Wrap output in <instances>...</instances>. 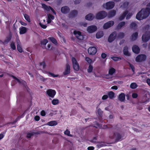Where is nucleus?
I'll return each mask as SVG.
<instances>
[{
	"label": "nucleus",
	"instance_id": "nucleus-1",
	"mask_svg": "<svg viewBox=\"0 0 150 150\" xmlns=\"http://www.w3.org/2000/svg\"><path fill=\"white\" fill-rule=\"evenodd\" d=\"M147 7L143 8L136 15V18L140 20L147 18L150 14V2L146 5Z\"/></svg>",
	"mask_w": 150,
	"mask_h": 150
},
{
	"label": "nucleus",
	"instance_id": "nucleus-2",
	"mask_svg": "<svg viewBox=\"0 0 150 150\" xmlns=\"http://www.w3.org/2000/svg\"><path fill=\"white\" fill-rule=\"evenodd\" d=\"M124 136V133L120 134L118 132H116L113 133L112 136H110V138L111 139L115 138L116 142H118L121 140L122 138H123Z\"/></svg>",
	"mask_w": 150,
	"mask_h": 150
},
{
	"label": "nucleus",
	"instance_id": "nucleus-3",
	"mask_svg": "<svg viewBox=\"0 0 150 150\" xmlns=\"http://www.w3.org/2000/svg\"><path fill=\"white\" fill-rule=\"evenodd\" d=\"M107 15V13L105 11H100L96 14V18L97 19H101L105 18Z\"/></svg>",
	"mask_w": 150,
	"mask_h": 150
},
{
	"label": "nucleus",
	"instance_id": "nucleus-4",
	"mask_svg": "<svg viewBox=\"0 0 150 150\" xmlns=\"http://www.w3.org/2000/svg\"><path fill=\"white\" fill-rule=\"evenodd\" d=\"M142 38L143 42H146L148 41L150 39V31L145 32L142 35Z\"/></svg>",
	"mask_w": 150,
	"mask_h": 150
},
{
	"label": "nucleus",
	"instance_id": "nucleus-5",
	"mask_svg": "<svg viewBox=\"0 0 150 150\" xmlns=\"http://www.w3.org/2000/svg\"><path fill=\"white\" fill-rule=\"evenodd\" d=\"M72 61L74 70L76 71H78L79 69V66L76 59L75 57H73L72 58Z\"/></svg>",
	"mask_w": 150,
	"mask_h": 150
},
{
	"label": "nucleus",
	"instance_id": "nucleus-6",
	"mask_svg": "<svg viewBox=\"0 0 150 150\" xmlns=\"http://www.w3.org/2000/svg\"><path fill=\"white\" fill-rule=\"evenodd\" d=\"M73 33L76 37L79 40H82L84 38V36L81 33L80 31L74 30Z\"/></svg>",
	"mask_w": 150,
	"mask_h": 150
},
{
	"label": "nucleus",
	"instance_id": "nucleus-7",
	"mask_svg": "<svg viewBox=\"0 0 150 150\" xmlns=\"http://www.w3.org/2000/svg\"><path fill=\"white\" fill-rule=\"evenodd\" d=\"M146 58V56L145 54H139L136 57L135 60L137 62H141L144 61Z\"/></svg>",
	"mask_w": 150,
	"mask_h": 150
},
{
	"label": "nucleus",
	"instance_id": "nucleus-8",
	"mask_svg": "<svg viewBox=\"0 0 150 150\" xmlns=\"http://www.w3.org/2000/svg\"><path fill=\"white\" fill-rule=\"evenodd\" d=\"M56 93V91L55 90L51 89H48L46 93V95L52 98L54 97Z\"/></svg>",
	"mask_w": 150,
	"mask_h": 150
},
{
	"label": "nucleus",
	"instance_id": "nucleus-9",
	"mask_svg": "<svg viewBox=\"0 0 150 150\" xmlns=\"http://www.w3.org/2000/svg\"><path fill=\"white\" fill-rule=\"evenodd\" d=\"M117 36V33L115 31L112 33L109 36L108 38V41L111 42L113 41L116 38Z\"/></svg>",
	"mask_w": 150,
	"mask_h": 150
},
{
	"label": "nucleus",
	"instance_id": "nucleus-10",
	"mask_svg": "<svg viewBox=\"0 0 150 150\" xmlns=\"http://www.w3.org/2000/svg\"><path fill=\"white\" fill-rule=\"evenodd\" d=\"M88 54L91 55L95 54L97 52V48L94 47H89L88 50Z\"/></svg>",
	"mask_w": 150,
	"mask_h": 150
},
{
	"label": "nucleus",
	"instance_id": "nucleus-11",
	"mask_svg": "<svg viewBox=\"0 0 150 150\" xmlns=\"http://www.w3.org/2000/svg\"><path fill=\"white\" fill-rule=\"evenodd\" d=\"M115 5V3L113 1H109L107 2L104 5V7L107 9H111L113 8Z\"/></svg>",
	"mask_w": 150,
	"mask_h": 150
},
{
	"label": "nucleus",
	"instance_id": "nucleus-12",
	"mask_svg": "<svg viewBox=\"0 0 150 150\" xmlns=\"http://www.w3.org/2000/svg\"><path fill=\"white\" fill-rule=\"evenodd\" d=\"M114 22L113 21H110L105 23L103 25V28L104 29H107L112 26L114 24Z\"/></svg>",
	"mask_w": 150,
	"mask_h": 150
},
{
	"label": "nucleus",
	"instance_id": "nucleus-13",
	"mask_svg": "<svg viewBox=\"0 0 150 150\" xmlns=\"http://www.w3.org/2000/svg\"><path fill=\"white\" fill-rule=\"evenodd\" d=\"M97 29L96 26L94 25H91L88 27L87 31L88 33H93L96 31Z\"/></svg>",
	"mask_w": 150,
	"mask_h": 150
},
{
	"label": "nucleus",
	"instance_id": "nucleus-14",
	"mask_svg": "<svg viewBox=\"0 0 150 150\" xmlns=\"http://www.w3.org/2000/svg\"><path fill=\"white\" fill-rule=\"evenodd\" d=\"M70 9L69 7L65 6L61 8V12L64 14H67L69 12Z\"/></svg>",
	"mask_w": 150,
	"mask_h": 150
},
{
	"label": "nucleus",
	"instance_id": "nucleus-15",
	"mask_svg": "<svg viewBox=\"0 0 150 150\" xmlns=\"http://www.w3.org/2000/svg\"><path fill=\"white\" fill-rule=\"evenodd\" d=\"M70 73V66L69 64L67 63L66 64V67L64 71L63 72V74L64 75H66L69 74Z\"/></svg>",
	"mask_w": 150,
	"mask_h": 150
},
{
	"label": "nucleus",
	"instance_id": "nucleus-16",
	"mask_svg": "<svg viewBox=\"0 0 150 150\" xmlns=\"http://www.w3.org/2000/svg\"><path fill=\"white\" fill-rule=\"evenodd\" d=\"M150 98H147V95L145 94L142 100L141 101V103L144 104H146L150 101Z\"/></svg>",
	"mask_w": 150,
	"mask_h": 150
},
{
	"label": "nucleus",
	"instance_id": "nucleus-17",
	"mask_svg": "<svg viewBox=\"0 0 150 150\" xmlns=\"http://www.w3.org/2000/svg\"><path fill=\"white\" fill-rule=\"evenodd\" d=\"M132 50L134 52L138 54L139 52L140 49L138 46L134 45L132 47Z\"/></svg>",
	"mask_w": 150,
	"mask_h": 150
},
{
	"label": "nucleus",
	"instance_id": "nucleus-18",
	"mask_svg": "<svg viewBox=\"0 0 150 150\" xmlns=\"http://www.w3.org/2000/svg\"><path fill=\"white\" fill-rule=\"evenodd\" d=\"M118 99L121 102H123L125 100V95L123 93L120 94L118 97Z\"/></svg>",
	"mask_w": 150,
	"mask_h": 150
},
{
	"label": "nucleus",
	"instance_id": "nucleus-19",
	"mask_svg": "<svg viewBox=\"0 0 150 150\" xmlns=\"http://www.w3.org/2000/svg\"><path fill=\"white\" fill-rule=\"evenodd\" d=\"M123 54L127 56H129L130 55V54L128 51V48L127 46H125L123 50Z\"/></svg>",
	"mask_w": 150,
	"mask_h": 150
},
{
	"label": "nucleus",
	"instance_id": "nucleus-20",
	"mask_svg": "<svg viewBox=\"0 0 150 150\" xmlns=\"http://www.w3.org/2000/svg\"><path fill=\"white\" fill-rule=\"evenodd\" d=\"M12 77L15 80H16L18 83H21L24 86H25L26 84V82L24 80H22L21 81L19 79H18L17 77L15 76H14L12 75Z\"/></svg>",
	"mask_w": 150,
	"mask_h": 150
},
{
	"label": "nucleus",
	"instance_id": "nucleus-21",
	"mask_svg": "<svg viewBox=\"0 0 150 150\" xmlns=\"http://www.w3.org/2000/svg\"><path fill=\"white\" fill-rule=\"evenodd\" d=\"M27 31V28L25 27L21 26L19 28V33L20 34L25 33Z\"/></svg>",
	"mask_w": 150,
	"mask_h": 150
},
{
	"label": "nucleus",
	"instance_id": "nucleus-22",
	"mask_svg": "<svg viewBox=\"0 0 150 150\" xmlns=\"http://www.w3.org/2000/svg\"><path fill=\"white\" fill-rule=\"evenodd\" d=\"M94 16L91 13H89L85 16V19L88 21H91L94 18Z\"/></svg>",
	"mask_w": 150,
	"mask_h": 150
},
{
	"label": "nucleus",
	"instance_id": "nucleus-23",
	"mask_svg": "<svg viewBox=\"0 0 150 150\" xmlns=\"http://www.w3.org/2000/svg\"><path fill=\"white\" fill-rule=\"evenodd\" d=\"M39 134V133L38 132H32L30 133H28L27 134L26 137L27 139H29L31 138L33 136L34 134Z\"/></svg>",
	"mask_w": 150,
	"mask_h": 150
},
{
	"label": "nucleus",
	"instance_id": "nucleus-24",
	"mask_svg": "<svg viewBox=\"0 0 150 150\" xmlns=\"http://www.w3.org/2000/svg\"><path fill=\"white\" fill-rule=\"evenodd\" d=\"M78 11L76 10H74L71 11L69 15L71 17L73 18L75 17L78 14Z\"/></svg>",
	"mask_w": 150,
	"mask_h": 150
},
{
	"label": "nucleus",
	"instance_id": "nucleus-25",
	"mask_svg": "<svg viewBox=\"0 0 150 150\" xmlns=\"http://www.w3.org/2000/svg\"><path fill=\"white\" fill-rule=\"evenodd\" d=\"M128 13V11H124L122 14L119 17V19L120 21H122L125 18L127 14Z\"/></svg>",
	"mask_w": 150,
	"mask_h": 150
},
{
	"label": "nucleus",
	"instance_id": "nucleus-26",
	"mask_svg": "<svg viewBox=\"0 0 150 150\" xmlns=\"http://www.w3.org/2000/svg\"><path fill=\"white\" fill-rule=\"evenodd\" d=\"M49 40L51 41L53 44L55 45H57V40L54 37H50L48 38Z\"/></svg>",
	"mask_w": 150,
	"mask_h": 150
},
{
	"label": "nucleus",
	"instance_id": "nucleus-27",
	"mask_svg": "<svg viewBox=\"0 0 150 150\" xmlns=\"http://www.w3.org/2000/svg\"><path fill=\"white\" fill-rule=\"evenodd\" d=\"M116 14V11L114 10H112L109 12L108 17L109 18L115 16Z\"/></svg>",
	"mask_w": 150,
	"mask_h": 150
},
{
	"label": "nucleus",
	"instance_id": "nucleus-28",
	"mask_svg": "<svg viewBox=\"0 0 150 150\" xmlns=\"http://www.w3.org/2000/svg\"><path fill=\"white\" fill-rule=\"evenodd\" d=\"M138 36V33L137 32H136L132 34L131 39L132 40L134 41L137 39Z\"/></svg>",
	"mask_w": 150,
	"mask_h": 150
},
{
	"label": "nucleus",
	"instance_id": "nucleus-29",
	"mask_svg": "<svg viewBox=\"0 0 150 150\" xmlns=\"http://www.w3.org/2000/svg\"><path fill=\"white\" fill-rule=\"evenodd\" d=\"M57 123L56 121H52L48 122L47 125L50 126H52L56 125H57Z\"/></svg>",
	"mask_w": 150,
	"mask_h": 150
},
{
	"label": "nucleus",
	"instance_id": "nucleus-30",
	"mask_svg": "<svg viewBox=\"0 0 150 150\" xmlns=\"http://www.w3.org/2000/svg\"><path fill=\"white\" fill-rule=\"evenodd\" d=\"M103 35V33L102 31H99L97 32L96 34V37L97 39L101 38Z\"/></svg>",
	"mask_w": 150,
	"mask_h": 150
},
{
	"label": "nucleus",
	"instance_id": "nucleus-31",
	"mask_svg": "<svg viewBox=\"0 0 150 150\" xmlns=\"http://www.w3.org/2000/svg\"><path fill=\"white\" fill-rule=\"evenodd\" d=\"M12 37V35L10 34L6 38V39L4 40L5 43H8L11 40Z\"/></svg>",
	"mask_w": 150,
	"mask_h": 150
},
{
	"label": "nucleus",
	"instance_id": "nucleus-32",
	"mask_svg": "<svg viewBox=\"0 0 150 150\" xmlns=\"http://www.w3.org/2000/svg\"><path fill=\"white\" fill-rule=\"evenodd\" d=\"M125 24V21H122L120 23L117 25V28L120 29L122 27L124 26Z\"/></svg>",
	"mask_w": 150,
	"mask_h": 150
},
{
	"label": "nucleus",
	"instance_id": "nucleus-33",
	"mask_svg": "<svg viewBox=\"0 0 150 150\" xmlns=\"http://www.w3.org/2000/svg\"><path fill=\"white\" fill-rule=\"evenodd\" d=\"M108 95L109 98L112 99L114 97L115 93L112 91H110L108 93Z\"/></svg>",
	"mask_w": 150,
	"mask_h": 150
},
{
	"label": "nucleus",
	"instance_id": "nucleus-34",
	"mask_svg": "<svg viewBox=\"0 0 150 150\" xmlns=\"http://www.w3.org/2000/svg\"><path fill=\"white\" fill-rule=\"evenodd\" d=\"M115 72V69L113 68H111L108 71V74L110 75H112Z\"/></svg>",
	"mask_w": 150,
	"mask_h": 150
},
{
	"label": "nucleus",
	"instance_id": "nucleus-35",
	"mask_svg": "<svg viewBox=\"0 0 150 150\" xmlns=\"http://www.w3.org/2000/svg\"><path fill=\"white\" fill-rule=\"evenodd\" d=\"M130 26L131 28L134 29L137 28V25L135 22H132L130 24Z\"/></svg>",
	"mask_w": 150,
	"mask_h": 150
},
{
	"label": "nucleus",
	"instance_id": "nucleus-36",
	"mask_svg": "<svg viewBox=\"0 0 150 150\" xmlns=\"http://www.w3.org/2000/svg\"><path fill=\"white\" fill-rule=\"evenodd\" d=\"M59 103V100L57 99H54L52 101V103L54 105L58 104Z\"/></svg>",
	"mask_w": 150,
	"mask_h": 150
},
{
	"label": "nucleus",
	"instance_id": "nucleus-37",
	"mask_svg": "<svg viewBox=\"0 0 150 150\" xmlns=\"http://www.w3.org/2000/svg\"><path fill=\"white\" fill-rule=\"evenodd\" d=\"M111 58L115 61H120L122 59L121 57H112Z\"/></svg>",
	"mask_w": 150,
	"mask_h": 150
},
{
	"label": "nucleus",
	"instance_id": "nucleus-38",
	"mask_svg": "<svg viewBox=\"0 0 150 150\" xmlns=\"http://www.w3.org/2000/svg\"><path fill=\"white\" fill-rule=\"evenodd\" d=\"M137 86V84L135 83H132L130 85V87L132 89L136 88Z\"/></svg>",
	"mask_w": 150,
	"mask_h": 150
},
{
	"label": "nucleus",
	"instance_id": "nucleus-39",
	"mask_svg": "<svg viewBox=\"0 0 150 150\" xmlns=\"http://www.w3.org/2000/svg\"><path fill=\"white\" fill-rule=\"evenodd\" d=\"M42 8L47 11H50L49 6L48 7L47 5L43 3L42 4Z\"/></svg>",
	"mask_w": 150,
	"mask_h": 150
},
{
	"label": "nucleus",
	"instance_id": "nucleus-40",
	"mask_svg": "<svg viewBox=\"0 0 150 150\" xmlns=\"http://www.w3.org/2000/svg\"><path fill=\"white\" fill-rule=\"evenodd\" d=\"M24 17L25 19L28 22H30V20L29 16L27 14L25 13L23 14Z\"/></svg>",
	"mask_w": 150,
	"mask_h": 150
},
{
	"label": "nucleus",
	"instance_id": "nucleus-41",
	"mask_svg": "<svg viewBox=\"0 0 150 150\" xmlns=\"http://www.w3.org/2000/svg\"><path fill=\"white\" fill-rule=\"evenodd\" d=\"M125 36V34L123 32H120L117 35V37L119 38H122Z\"/></svg>",
	"mask_w": 150,
	"mask_h": 150
},
{
	"label": "nucleus",
	"instance_id": "nucleus-42",
	"mask_svg": "<svg viewBox=\"0 0 150 150\" xmlns=\"http://www.w3.org/2000/svg\"><path fill=\"white\" fill-rule=\"evenodd\" d=\"M129 4V2L125 1L123 3L122 5L121 6L122 7L124 8H125L127 7Z\"/></svg>",
	"mask_w": 150,
	"mask_h": 150
},
{
	"label": "nucleus",
	"instance_id": "nucleus-43",
	"mask_svg": "<svg viewBox=\"0 0 150 150\" xmlns=\"http://www.w3.org/2000/svg\"><path fill=\"white\" fill-rule=\"evenodd\" d=\"M85 60L89 64H91L93 62L92 59H90L88 57H86Z\"/></svg>",
	"mask_w": 150,
	"mask_h": 150
},
{
	"label": "nucleus",
	"instance_id": "nucleus-44",
	"mask_svg": "<svg viewBox=\"0 0 150 150\" xmlns=\"http://www.w3.org/2000/svg\"><path fill=\"white\" fill-rule=\"evenodd\" d=\"M93 69V67L91 64H89L88 68L87 69V71L88 73H91L92 72Z\"/></svg>",
	"mask_w": 150,
	"mask_h": 150
},
{
	"label": "nucleus",
	"instance_id": "nucleus-45",
	"mask_svg": "<svg viewBox=\"0 0 150 150\" xmlns=\"http://www.w3.org/2000/svg\"><path fill=\"white\" fill-rule=\"evenodd\" d=\"M40 66L41 67H42V68L44 69H45L46 66V63L45 62V61H43V62H41L40 63Z\"/></svg>",
	"mask_w": 150,
	"mask_h": 150
},
{
	"label": "nucleus",
	"instance_id": "nucleus-46",
	"mask_svg": "<svg viewBox=\"0 0 150 150\" xmlns=\"http://www.w3.org/2000/svg\"><path fill=\"white\" fill-rule=\"evenodd\" d=\"M64 134L68 136L72 137V135L70 134V131L67 129L64 132Z\"/></svg>",
	"mask_w": 150,
	"mask_h": 150
},
{
	"label": "nucleus",
	"instance_id": "nucleus-47",
	"mask_svg": "<svg viewBox=\"0 0 150 150\" xmlns=\"http://www.w3.org/2000/svg\"><path fill=\"white\" fill-rule=\"evenodd\" d=\"M17 49L18 50L20 53L23 52V50L21 46L18 44L17 45Z\"/></svg>",
	"mask_w": 150,
	"mask_h": 150
},
{
	"label": "nucleus",
	"instance_id": "nucleus-48",
	"mask_svg": "<svg viewBox=\"0 0 150 150\" xmlns=\"http://www.w3.org/2000/svg\"><path fill=\"white\" fill-rule=\"evenodd\" d=\"M11 48L13 50H15L16 49V46L15 45V43L14 42H12L10 45Z\"/></svg>",
	"mask_w": 150,
	"mask_h": 150
},
{
	"label": "nucleus",
	"instance_id": "nucleus-49",
	"mask_svg": "<svg viewBox=\"0 0 150 150\" xmlns=\"http://www.w3.org/2000/svg\"><path fill=\"white\" fill-rule=\"evenodd\" d=\"M47 74H49L50 75V76L52 77H57L58 76V75H55L53 73L50 72H47Z\"/></svg>",
	"mask_w": 150,
	"mask_h": 150
},
{
	"label": "nucleus",
	"instance_id": "nucleus-50",
	"mask_svg": "<svg viewBox=\"0 0 150 150\" xmlns=\"http://www.w3.org/2000/svg\"><path fill=\"white\" fill-rule=\"evenodd\" d=\"M98 115L100 117H102L103 116V111L100 108H99L98 110Z\"/></svg>",
	"mask_w": 150,
	"mask_h": 150
},
{
	"label": "nucleus",
	"instance_id": "nucleus-51",
	"mask_svg": "<svg viewBox=\"0 0 150 150\" xmlns=\"http://www.w3.org/2000/svg\"><path fill=\"white\" fill-rule=\"evenodd\" d=\"M48 42V41L47 39H44L41 42V43L42 45H45Z\"/></svg>",
	"mask_w": 150,
	"mask_h": 150
},
{
	"label": "nucleus",
	"instance_id": "nucleus-52",
	"mask_svg": "<svg viewBox=\"0 0 150 150\" xmlns=\"http://www.w3.org/2000/svg\"><path fill=\"white\" fill-rule=\"evenodd\" d=\"M48 17L47 18H50L52 20H53L54 18V16L52 15L50 13H49L47 15Z\"/></svg>",
	"mask_w": 150,
	"mask_h": 150
},
{
	"label": "nucleus",
	"instance_id": "nucleus-53",
	"mask_svg": "<svg viewBox=\"0 0 150 150\" xmlns=\"http://www.w3.org/2000/svg\"><path fill=\"white\" fill-rule=\"evenodd\" d=\"M129 65L130 67L131 68V69H132V71L134 73L135 71V67L134 66L133 64L130 63H129Z\"/></svg>",
	"mask_w": 150,
	"mask_h": 150
},
{
	"label": "nucleus",
	"instance_id": "nucleus-54",
	"mask_svg": "<svg viewBox=\"0 0 150 150\" xmlns=\"http://www.w3.org/2000/svg\"><path fill=\"white\" fill-rule=\"evenodd\" d=\"M127 15L126 19L128 20L132 16V13H128Z\"/></svg>",
	"mask_w": 150,
	"mask_h": 150
},
{
	"label": "nucleus",
	"instance_id": "nucleus-55",
	"mask_svg": "<svg viewBox=\"0 0 150 150\" xmlns=\"http://www.w3.org/2000/svg\"><path fill=\"white\" fill-rule=\"evenodd\" d=\"M132 97L134 98H136L138 97V94L135 93H133L132 94Z\"/></svg>",
	"mask_w": 150,
	"mask_h": 150
},
{
	"label": "nucleus",
	"instance_id": "nucleus-56",
	"mask_svg": "<svg viewBox=\"0 0 150 150\" xmlns=\"http://www.w3.org/2000/svg\"><path fill=\"white\" fill-rule=\"evenodd\" d=\"M108 98V95H105L103 96L102 99L103 100H105L107 99Z\"/></svg>",
	"mask_w": 150,
	"mask_h": 150
},
{
	"label": "nucleus",
	"instance_id": "nucleus-57",
	"mask_svg": "<svg viewBox=\"0 0 150 150\" xmlns=\"http://www.w3.org/2000/svg\"><path fill=\"white\" fill-rule=\"evenodd\" d=\"M107 56V55L106 54L104 53H103L101 54V57L103 59H105Z\"/></svg>",
	"mask_w": 150,
	"mask_h": 150
},
{
	"label": "nucleus",
	"instance_id": "nucleus-58",
	"mask_svg": "<svg viewBox=\"0 0 150 150\" xmlns=\"http://www.w3.org/2000/svg\"><path fill=\"white\" fill-rule=\"evenodd\" d=\"M41 115L42 116H44L46 115V112L44 110H42L40 113Z\"/></svg>",
	"mask_w": 150,
	"mask_h": 150
},
{
	"label": "nucleus",
	"instance_id": "nucleus-59",
	"mask_svg": "<svg viewBox=\"0 0 150 150\" xmlns=\"http://www.w3.org/2000/svg\"><path fill=\"white\" fill-rule=\"evenodd\" d=\"M40 25L41 27L43 29H45L47 27V26L43 24L42 23H40Z\"/></svg>",
	"mask_w": 150,
	"mask_h": 150
},
{
	"label": "nucleus",
	"instance_id": "nucleus-60",
	"mask_svg": "<svg viewBox=\"0 0 150 150\" xmlns=\"http://www.w3.org/2000/svg\"><path fill=\"white\" fill-rule=\"evenodd\" d=\"M34 119L36 121H38L40 119V117L38 115H36L34 117Z\"/></svg>",
	"mask_w": 150,
	"mask_h": 150
},
{
	"label": "nucleus",
	"instance_id": "nucleus-61",
	"mask_svg": "<svg viewBox=\"0 0 150 150\" xmlns=\"http://www.w3.org/2000/svg\"><path fill=\"white\" fill-rule=\"evenodd\" d=\"M81 2V0H75L74 1L75 4H79Z\"/></svg>",
	"mask_w": 150,
	"mask_h": 150
},
{
	"label": "nucleus",
	"instance_id": "nucleus-62",
	"mask_svg": "<svg viewBox=\"0 0 150 150\" xmlns=\"http://www.w3.org/2000/svg\"><path fill=\"white\" fill-rule=\"evenodd\" d=\"M50 10L53 12L54 14H56V12L50 6H49Z\"/></svg>",
	"mask_w": 150,
	"mask_h": 150
},
{
	"label": "nucleus",
	"instance_id": "nucleus-63",
	"mask_svg": "<svg viewBox=\"0 0 150 150\" xmlns=\"http://www.w3.org/2000/svg\"><path fill=\"white\" fill-rule=\"evenodd\" d=\"M111 89L115 90H117L118 89L117 86H114L111 87Z\"/></svg>",
	"mask_w": 150,
	"mask_h": 150
},
{
	"label": "nucleus",
	"instance_id": "nucleus-64",
	"mask_svg": "<svg viewBox=\"0 0 150 150\" xmlns=\"http://www.w3.org/2000/svg\"><path fill=\"white\" fill-rule=\"evenodd\" d=\"M94 149V148L92 146H88L87 148V149L88 150H93Z\"/></svg>",
	"mask_w": 150,
	"mask_h": 150
}]
</instances>
